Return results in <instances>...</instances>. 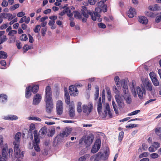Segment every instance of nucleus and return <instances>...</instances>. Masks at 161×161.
<instances>
[{
  "instance_id": "obj_1",
  "label": "nucleus",
  "mask_w": 161,
  "mask_h": 161,
  "mask_svg": "<svg viewBox=\"0 0 161 161\" xmlns=\"http://www.w3.org/2000/svg\"><path fill=\"white\" fill-rule=\"evenodd\" d=\"M45 101L46 102V110L48 113H50L53 108V104L52 98L51 88L48 86L46 87L45 96Z\"/></svg>"
},
{
  "instance_id": "obj_2",
  "label": "nucleus",
  "mask_w": 161,
  "mask_h": 161,
  "mask_svg": "<svg viewBox=\"0 0 161 161\" xmlns=\"http://www.w3.org/2000/svg\"><path fill=\"white\" fill-rule=\"evenodd\" d=\"M81 13L82 15L86 18H88L89 15L91 16L92 19L94 21L97 20L98 22H101L102 21V19L100 17V14L96 11L94 12L93 11L87 10V8L85 6L82 7Z\"/></svg>"
},
{
  "instance_id": "obj_3",
  "label": "nucleus",
  "mask_w": 161,
  "mask_h": 161,
  "mask_svg": "<svg viewBox=\"0 0 161 161\" xmlns=\"http://www.w3.org/2000/svg\"><path fill=\"white\" fill-rule=\"evenodd\" d=\"M34 139L35 142L33 143V145L34 149L37 152H39L40 150V148L38 145V144L40 142V139L38 137L37 131L35 130L34 131Z\"/></svg>"
},
{
  "instance_id": "obj_4",
  "label": "nucleus",
  "mask_w": 161,
  "mask_h": 161,
  "mask_svg": "<svg viewBox=\"0 0 161 161\" xmlns=\"http://www.w3.org/2000/svg\"><path fill=\"white\" fill-rule=\"evenodd\" d=\"M62 8H63L64 9L62 12L59 14V15L61 16H63L65 14H66L70 18V19H69V20H72L73 19L72 17L73 14L72 13L70 8L64 5Z\"/></svg>"
},
{
  "instance_id": "obj_5",
  "label": "nucleus",
  "mask_w": 161,
  "mask_h": 161,
  "mask_svg": "<svg viewBox=\"0 0 161 161\" xmlns=\"http://www.w3.org/2000/svg\"><path fill=\"white\" fill-rule=\"evenodd\" d=\"M94 137L92 136L86 137L83 136L80 140L79 144L83 143V142L87 145V146H90L93 141Z\"/></svg>"
},
{
  "instance_id": "obj_6",
  "label": "nucleus",
  "mask_w": 161,
  "mask_h": 161,
  "mask_svg": "<svg viewBox=\"0 0 161 161\" xmlns=\"http://www.w3.org/2000/svg\"><path fill=\"white\" fill-rule=\"evenodd\" d=\"M96 159L97 161L100 159L105 160L107 159L109 155V153L107 151L104 152V154L101 152H99L97 154H95Z\"/></svg>"
},
{
  "instance_id": "obj_7",
  "label": "nucleus",
  "mask_w": 161,
  "mask_h": 161,
  "mask_svg": "<svg viewBox=\"0 0 161 161\" xmlns=\"http://www.w3.org/2000/svg\"><path fill=\"white\" fill-rule=\"evenodd\" d=\"M101 141L100 140L97 139L93 146L91 149V152L94 153L97 152L100 148Z\"/></svg>"
},
{
  "instance_id": "obj_8",
  "label": "nucleus",
  "mask_w": 161,
  "mask_h": 161,
  "mask_svg": "<svg viewBox=\"0 0 161 161\" xmlns=\"http://www.w3.org/2000/svg\"><path fill=\"white\" fill-rule=\"evenodd\" d=\"M93 105L92 103H89L87 105H83L82 106L83 112L88 115L92 111Z\"/></svg>"
},
{
  "instance_id": "obj_9",
  "label": "nucleus",
  "mask_w": 161,
  "mask_h": 161,
  "mask_svg": "<svg viewBox=\"0 0 161 161\" xmlns=\"http://www.w3.org/2000/svg\"><path fill=\"white\" fill-rule=\"evenodd\" d=\"M115 97L119 107L121 108H123L125 105L123 102L122 95L119 93L116 95Z\"/></svg>"
},
{
  "instance_id": "obj_10",
  "label": "nucleus",
  "mask_w": 161,
  "mask_h": 161,
  "mask_svg": "<svg viewBox=\"0 0 161 161\" xmlns=\"http://www.w3.org/2000/svg\"><path fill=\"white\" fill-rule=\"evenodd\" d=\"M56 107L57 114L59 115H61L63 112V103L61 101H57Z\"/></svg>"
},
{
  "instance_id": "obj_11",
  "label": "nucleus",
  "mask_w": 161,
  "mask_h": 161,
  "mask_svg": "<svg viewBox=\"0 0 161 161\" xmlns=\"http://www.w3.org/2000/svg\"><path fill=\"white\" fill-rule=\"evenodd\" d=\"M14 152L15 157L16 158H22L24 156V153L22 151L21 153H20V149L19 148V146H14Z\"/></svg>"
},
{
  "instance_id": "obj_12",
  "label": "nucleus",
  "mask_w": 161,
  "mask_h": 161,
  "mask_svg": "<svg viewBox=\"0 0 161 161\" xmlns=\"http://www.w3.org/2000/svg\"><path fill=\"white\" fill-rule=\"evenodd\" d=\"M69 114L71 118H73L75 116V105L73 102H71L69 105Z\"/></svg>"
},
{
  "instance_id": "obj_13",
  "label": "nucleus",
  "mask_w": 161,
  "mask_h": 161,
  "mask_svg": "<svg viewBox=\"0 0 161 161\" xmlns=\"http://www.w3.org/2000/svg\"><path fill=\"white\" fill-rule=\"evenodd\" d=\"M136 90L139 98L141 99H142L143 98V94H145L146 92L144 88L142 87V89H141L140 87L137 86Z\"/></svg>"
},
{
  "instance_id": "obj_14",
  "label": "nucleus",
  "mask_w": 161,
  "mask_h": 161,
  "mask_svg": "<svg viewBox=\"0 0 161 161\" xmlns=\"http://www.w3.org/2000/svg\"><path fill=\"white\" fill-rule=\"evenodd\" d=\"M69 91L71 96H75L78 94V91L76 87L71 85L69 87Z\"/></svg>"
},
{
  "instance_id": "obj_15",
  "label": "nucleus",
  "mask_w": 161,
  "mask_h": 161,
  "mask_svg": "<svg viewBox=\"0 0 161 161\" xmlns=\"http://www.w3.org/2000/svg\"><path fill=\"white\" fill-rule=\"evenodd\" d=\"M42 98L41 95L39 94H37L33 97L32 104L34 105H38L41 102Z\"/></svg>"
},
{
  "instance_id": "obj_16",
  "label": "nucleus",
  "mask_w": 161,
  "mask_h": 161,
  "mask_svg": "<svg viewBox=\"0 0 161 161\" xmlns=\"http://www.w3.org/2000/svg\"><path fill=\"white\" fill-rule=\"evenodd\" d=\"M97 5L99 8H96L95 10L96 11H98L99 9L100 12H101L102 10V9L100 8L102 7L104 8V10L103 11V12H107V6L104 4V2L102 1H100V2H98Z\"/></svg>"
},
{
  "instance_id": "obj_17",
  "label": "nucleus",
  "mask_w": 161,
  "mask_h": 161,
  "mask_svg": "<svg viewBox=\"0 0 161 161\" xmlns=\"http://www.w3.org/2000/svg\"><path fill=\"white\" fill-rule=\"evenodd\" d=\"M21 136V134L20 132L17 133L14 137L15 141L13 142L14 146H19V140Z\"/></svg>"
},
{
  "instance_id": "obj_18",
  "label": "nucleus",
  "mask_w": 161,
  "mask_h": 161,
  "mask_svg": "<svg viewBox=\"0 0 161 161\" xmlns=\"http://www.w3.org/2000/svg\"><path fill=\"white\" fill-rule=\"evenodd\" d=\"M136 12L135 9L131 7L129 11L127 12V15L130 18H133L136 15Z\"/></svg>"
},
{
  "instance_id": "obj_19",
  "label": "nucleus",
  "mask_w": 161,
  "mask_h": 161,
  "mask_svg": "<svg viewBox=\"0 0 161 161\" xmlns=\"http://www.w3.org/2000/svg\"><path fill=\"white\" fill-rule=\"evenodd\" d=\"M143 84L148 91H152V84L150 82L145 79V81L143 83Z\"/></svg>"
},
{
  "instance_id": "obj_20",
  "label": "nucleus",
  "mask_w": 161,
  "mask_h": 161,
  "mask_svg": "<svg viewBox=\"0 0 161 161\" xmlns=\"http://www.w3.org/2000/svg\"><path fill=\"white\" fill-rule=\"evenodd\" d=\"M4 19H8V20L10 21L13 19L15 16H13L11 14L8 13H2Z\"/></svg>"
},
{
  "instance_id": "obj_21",
  "label": "nucleus",
  "mask_w": 161,
  "mask_h": 161,
  "mask_svg": "<svg viewBox=\"0 0 161 161\" xmlns=\"http://www.w3.org/2000/svg\"><path fill=\"white\" fill-rule=\"evenodd\" d=\"M139 21L142 24L146 25L148 22L147 17L143 16H140L139 17Z\"/></svg>"
},
{
  "instance_id": "obj_22",
  "label": "nucleus",
  "mask_w": 161,
  "mask_h": 161,
  "mask_svg": "<svg viewBox=\"0 0 161 161\" xmlns=\"http://www.w3.org/2000/svg\"><path fill=\"white\" fill-rule=\"evenodd\" d=\"M124 98L127 103L130 104L132 102V99L130 94L125 95L124 96Z\"/></svg>"
},
{
  "instance_id": "obj_23",
  "label": "nucleus",
  "mask_w": 161,
  "mask_h": 161,
  "mask_svg": "<svg viewBox=\"0 0 161 161\" xmlns=\"http://www.w3.org/2000/svg\"><path fill=\"white\" fill-rule=\"evenodd\" d=\"M4 119L7 120H16L18 119V117L16 115H8L5 116Z\"/></svg>"
},
{
  "instance_id": "obj_24",
  "label": "nucleus",
  "mask_w": 161,
  "mask_h": 161,
  "mask_svg": "<svg viewBox=\"0 0 161 161\" xmlns=\"http://www.w3.org/2000/svg\"><path fill=\"white\" fill-rule=\"evenodd\" d=\"M155 144L157 145V146L155 147V148L154 147V146L153 145L149 147L148 150L150 152H155L160 147V144L158 142H156Z\"/></svg>"
},
{
  "instance_id": "obj_25",
  "label": "nucleus",
  "mask_w": 161,
  "mask_h": 161,
  "mask_svg": "<svg viewBox=\"0 0 161 161\" xmlns=\"http://www.w3.org/2000/svg\"><path fill=\"white\" fill-rule=\"evenodd\" d=\"M30 21V18L29 17L27 18L26 16H24L21 18L20 19L19 23H22L25 22L26 24H28Z\"/></svg>"
},
{
  "instance_id": "obj_26",
  "label": "nucleus",
  "mask_w": 161,
  "mask_h": 161,
  "mask_svg": "<svg viewBox=\"0 0 161 161\" xmlns=\"http://www.w3.org/2000/svg\"><path fill=\"white\" fill-rule=\"evenodd\" d=\"M7 100V96L4 94H0V101L3 103H6Z\"/></svg>"
},
{
  "instance_id": "obj_27",
  "label": "nucleus",
  "mask_w": 161,
  "mask_h": 161,
  "mask_svg": "<svg viewBox=\"0 0 161 161\" xmlns=\"http://www.w3.org/2000/svg\"><path fill=\"white\" fill-rule=\"evenodd\" d=\"M73 13L74 14V17L77 19H81L82 18V14L81 13H80L79 11H73Z\"/></svg>"
},
{
  "instance_id": "obj_28",
  "label": "nucleus",
  "mask_w": 161,
  "mask_h": 161,
  "mask_svg": "<svg viewBox=\"0 0 161 161\" xmlns=\"http://www.w3.org/2000/svg\"><path fill=\"white\" fill-rule=\"evenodd\" d=\"M31 90V87L29 86L26 88L25 97L26 98H29L31 96V93L30 91Z\"/></svg>"
},
{
  "instance_id": "obj_29",
  "label": "nucleus",
  "mask_w": 161,
  "mask_h": 161,
  "mask_svg": "<svg viewBox=\"0 0 161 161\" xmlns=\"http://www.w3.org/2000/svg\"><path fill=\"white\" fill-rule=\"evenodd\" d=\"M90 157L89 154H86L83 156L80 157L78 159V161H85L86 159H88Z\"/></svg>"
},
{
  "instance_id": "obj_30",
  "label": "nucleus",
  "mask_w": 161,
  "mask_h": 161,
  "mask_svg": "<svg viewBox=\"0 0 161 161\" xmlns=\"http://www.w3.org/2000/svg\"><path fill=\"white\" fill-rule=\"evenodd\" d=\"M159 8V7L157 4H155L153 6H150L148 7L149 9L152 11L158 10Z\"/></svg>"
},
{
  "instance_id": "obj_31",
  "label": "nucleus",
  "mask_w": 161,
  "mask_h": 161,
  "mask_svg": "<svg viewBox=\"0 0 161 161\" xmlns=\"http://www.w3.org/2000/svg\"><path fill=\"white\" fill-rule=\"evenodd\" d=\"M65 100L66 103L69 104L70 102V98L68 93H65Z\"/></svg>"
},
{
  "instance_id": "obj_32",
  "label": "nucleus",
  "mask_w": 161,
  "mask_h": 161,
  "mask_svg": "<svg viewBox=\"0 0 161 161\" xmlns=\"http://www.w3.org/2000/svg\"><path fill=\"white\" fill-rule=\"evenodd\" d=\"M30 129L29 131V133L31 134V138H33L32 134V131L35 129V126L34 124H31L30 125Z\"/></svg>"
},
{
  "instance_id": "obj_33",
  "label": "nucleus",
  "mask_w": 161,
  "mask_h": 161,
  "mask_svg": "<svg viewBox=\"0 0 161 161\" xmlns=\"http://www.w3.org/2000/svg\"><path fill=\"white\" fill-rule=\"evenodd\" d=\"M7 57V53L3 51H0V59H6Z\"/></svg>"
},
{
  "instance_id": "obj_34",
  "label": "nucleus",
  "mask_w": 161,
  "mask_h": 161,
  "mask_svg": "<svg viewBox=\"0 0 161 161\" xmlns=\"http://www.w3.org/2000/svg\"><path fill=\"white\" fill-rule=\"evenodd\" d=\"M47 128L46 127H43L40 129L39 133L40 135H44L47 133Z\"/></svg>"
},
{
  "instance_id": "obj_35",
  "label": "nucleus",
  "mask_w": 161,
  "mask_h": 161,
  "mask_svg": "<svg viewBox=\"0 0 161 161\" xmlns=\"http://www.w3.org/2000/svg\"><path fill=\"white\" fill-rule=\"evenodd\" d=\"M69 134L67 130L63 131L62 133L59 134V136L61 137H64L67 136Z\"/></svg>"
},
{
  "instance_id": "obj_36",
  "label": "nucleus",
  "mask_w": 161,
  "mask_h": 161,
  "mask_svg": "<svg viewBox=\"0 0 161 161\" xmlns=\"http://www.w3.org/2000/svg\"><path fill=\"white\" fill-rule=\"evenodd\" d=\"M112 105L116 114H119V111L117 108L116 105L114 101H112Z\"/></svg>"
},
{
  "instance_id": "obj_37",
  "label": "nucleus",
  "mask_w": 161,
  "mask_h": 161,
  "mask_svg": "<svg viewBox=\"0 0 161 161\" xmlns=\"http://www.w3.org/2000/svg\"><path fill=\"white\" fill-rule=\"evenodd\" d=\"M39 89V86L38 85H34L32 88V91L34 93L37 92Z\"/></svg>"
},
{
  "instance_id": "obj_38",
  "label": "nucleus",
  "mask_w": 161,
  "mask_h": 161,
  "mask_svg": "<svg viewBox=\"0 0 161 161\" xmlns=\"http://www.w3.org/2000/svg\"><path fill=\"white\" fill-rule=\"evenodd\" d=\"M28 38L25 34H23L20 37V39L22 41H25L27 40Z\"/></svg>"
},
{
  "instance_id": "obj_39",
  "label": "nucleus",
  "mask_w": 161,
  "mask_h": 161,
  "mask_svg": "<svg viewBox=\"0 0 161 161\" xmlns=\"http://www.w3.org/2000/svg\"><path fill=\"white\" fill-rule=\"evenodd\" d=\"M121 85L123 88L128 87L127 85V82L125 80H122L121 82Z\"/></svg>"
},
{
  "instance_id": "obj_40",
  "label": "nucleus",
  "mask_w": 161,
  "mask_h": 161,
  "mask_svg": "<svg viewBox=\"0 0 161 161\" xmlns=\"http://www.w3.org/2000/svg\"><path fill=\"white\" fill-rule=\"evenodd\" d=\"M145 13L146 15L148 17H154L155 16L154 14L151 12L146 11L145 12Z\"/></svg>"
},
{
  "instance_id": "obj_41",
  "label": "nucleus",
  "mask_w": 161,
  "mask_h": 161,
  "mask_svg": "<svg viewBox=\"0 0 161 161\" xmlns=\"http://www.w3.org/2000/svg\"><path fill=\"white\" fill-rule=\"evenodd\" d=\"M19 4H16L14 5H13L10 7L9 8V9L10 10L13 11L15 9H16L19 8Z\"/></svg>"
},
{
  "instance_id": "obj_42",
  "label": "nucleus",
  "mask_w": 161,
  "mask_h": 161,
  "mask_svg": "<svg viewBox=\"0 0 161 161\" xmlns=\"http://www.w3.org/2000/svg\"><path fill=\"white\" fill-rule=\"evenodd\" d=\"M7 151V147H3L2 151V156L3 157L5 158L6 156V153Z\"/></svg>"
},
{
  "instance_id": "obj_43",
  "label": "nucleus",
  "mask_w": 161,
  "mask_h": 161,
  "mask_svg": "<svg viewBox=\"0 0 161 161\" xmlns=\"http://www.w3.org/2000/svg\"><path fill=\"white\" fill-rule=\"evenodd\" d=\"M140 112V110H137L135 111H134L130 113H129L128 114V116H130L131 115H136L138 114Z\"/></svg>"
},
{
  "instance_id": "obj_44",
  "label": "nucleus",
  "mask_w": 161,
  "mask_h": 161,
  "mask_svg": "<svg viewBox=\"0 0 161 161\" xmlns=\"http://www.w3.org/2000/svg\"><path fill=\"white\" fill-rule=\"evenodd\" d=\"M152 81L154 86H157L159 85V82L156 78L152 80Z\"/></svg>"
},
{
  "instance_id": "obj_45",
  "label": "nucleus",
  "mask_w": 161,
  "mask_h": 161,
  "mask_svg": "<svg viewBox=\"0 0 161 161\" xmlns=\"http://www.w3.org/2000/svg\"><path fill=\"white\" fill-rule=\"evenodd\" d=\"M124 135V132L123 131H121L119 133L118 139L119 141L121 142L123 138Z\"/></svg>"
},
{
  "instance_id": "obj_46",
  "label": "nucleus",
  "mask_w": 161,
  "mask_h": 161,
  "mask_svg": "<svg viewBox=\"0 0 161 161\" xmlns=\"http://www.w3.org/2000/svg\"><path fill=\"white\" fill-rule=\"evenodd\" d=\"M149 153L147 152H144L140 154L139 156V158H142L143 157H147L148 156Z\"/></svg>"
},
{
  "instance_id": "obj_47",
  "label": "nucleus",
  "mask_w": 161,
  "mask_h": 161,
  "mask_svg": "<svg viewBox=\"0 0 161 161\" xmlns=\"http://www.w3.org/2000/svg\"><path fill=\"white\" fill-rule=\"evenodd\" d=\"M81 103L80 102H78V103L77 107V111L78 113H80L81 111Z\"/></svg>"
},
{
  "instance_id": "obj_48",
  "label": "nucleus",
  "mask_w": 161,
  "mask_h": 161,
  "mask_svg": "<svg viewBox=\"0 0 161 161\" xmlns=\"http://www.w3.org/2000/svg\"><path fill=\"white\" fill-rule=\"evenodd\" d=\"M29 120H36L39 121H40L41 120V119L40 118L36 117H29Z\"/></svg>"
},
{
  "instance_id": "obj_49",
  "label": "nucleus",
  "mask_w": 161,
  "mask_h": 161,
  "mask_svg": "<svg viewBox=\"0 0 161 161\" xmlns=\"http://www.w3.org/2000/svg\"><path fill=\"white\" fill-rule=\"evenodd\" d=\"M41 28V25H38L36 26L34 29V31L35 33L38 32Z\"/></svg>"
},
{
  "instance_id": "obj_50",
  "label": "nucleus",
  "mask_w": 161,
  "mask_h": 161,
  "mask_svg": "<svg viewBox=\"0 0 161 161\" xmlns=\"http://www.w3.org/2000/svg\"><path fill=\"white\" fill-rule=\"evenodd\" d=\"M7 39V38H6V36H3V37L0 38V44L5 42Z\"/></svg>"
},
{
  "instance_id": "obj_51",
  "label": "nucleus",
  "mask_w": 161,
  "mask_h": 161,
  "mask_svg": "<svg viewBox=\"0 0 161 161\" xmlns=\"http://www.w3.org/2000/svg\"><path fill=\"white\" fill-rule=\"evenodd\" d=\"M150 156L151 158L153 159L156 158L159 156L156 153H153L151 154Z\"/></svg>"
},
{
  "instance_id": "obj_52",
  "label": "nucleus",
  "mask_w": 161,
  "mask_h": 161,
  "mask_svg": "<svg viewBox=\"0 0 161 161\" xmlns=\"http://www.w3.org/2000/svg\"><path fill=\"white\" fill-rule=\"evenodd\" d=\"M149 75L151 80L156 78L155 74L153 72H151L150 73Z\"/></svg>"
},
{
  "instance_id": "obj_53",
  "label": "nucleus",
  "mask_w": 161,
  "mask_h": 161,
  "mask_svg": "<svg viewBox=\"0 0 161 161\" xmlns=\"http://www.w3.org/2000/svg\"><path fill=\"white\" fill-rule=\"evenodd\" d=\"M31 48V47L30 46H28L27 45H25L23 47V49L25 50L24 52L25 53L27 51L28 49Z\"/></svg>"
},
{
  "instance_id": "obj_54",
  "label": "nucleus",
  "mask_w": 161,
  "mask_h": 161,
  "mask_svg": "<svg viewBox=\"0 0 161 161\" xmlns=\"http://www.w3.org/2000/svg\"><path fill=\"white\" fill-rule=\"evenodd\" d=\"M108 110L107 109H105L104 110L105 114L106 115H108L110 118H111L112 117V114L110 110V113H109V111H108Z\"/></svg>"
},
{
  "instance_id": "obj_55",
  "label": "nucleus",
  "mask_w": 161,
  "mask_h": 161,
  "mask_svg": "<svg viewBox=\"0 0 161 161\" xmlns=\"http://www.w3.org/2000/svg\"><path fill=\"white\" fill-rule=\"evenodd\" d=\"M17 31L15 30H11L8 33V35L11 36H14V35L16 34Z\"/></svg>"
},
{
  "instance_id": "obj_56",
  "label": "nucleus",
  "mask_w": 161,
  "mask_h": 161,
  "mask_svg": "<svg viewBox=\"0 0 161 161\" xmlns=\"http://www.w3.org/2000/svg\"><path fill=\"white\" fill-rule=\"evenodd\" d=\"M98 27L104 29L106 27L105 25L102 23H98Z\"/></svg>"
},
{
  "instance_id": "obj_57",
  "label": "nucleus",
  "mask_w": 161,
  "mask_h": 161,
  "mask_svg": "<svg viewBox=\"0 0 161 161\" xmlns=\"http://www.w3.org/2000/svg\"><path fill=\"white\" fill-rule=\"evenodd\" d=\"M16 39V37L14 36H11L9 39V43H12L15 42Z\"/></svg>"
},
{
  "instance_id": "obj_58",
  "label": "nucleus",
  "mask_w": 161,
  "mask_h": 161,
  "mask_svg": "<svg viewBox=\"0 0 161 161\" xmlns=\"http://www.w3.org/2000/svg\"><path fill=\"white\" fill-rule=\"evenodd\" d=\"M123 93L125 95L129 94V91L128 87H126L125 88H123Z\"/></svg>"
},
{
  "instance_id": "obj_59",
  "label": "nucleus",
  "mask_w": 161,
  "mask_h": 161,
  "mask_svg": "<svg viewBox=\"0 0 161 161\" xmlns=\"http://www.w3.org/2000/svg\"><path fill=\"white\" fill-rule=\"evenodd\" d=\"M107 93L108 94V98L109 101L111 100V95L110 91L109 90H107Z\"/></svg>"
},
{
  "instance_id": "obj_60",
  "label": "nucleus",
  "mask_w": 161,
  "mask_h": 161,
  "mask_svg": "<svg viewBox=\"0 0 161 161\" xmlns=\"http://www.w3.org/2000/svg\"><path fill=\"white\" fill-rule=\"evenodd\" d=\"M105 91L104 90H103L102 94V99L103 103L104 102L105 100Z\"/></svg>"
},
{
  "instance_id": "obj_61",
  "label": "nucleus",
  "mask_w": 161,
  "mask_h": 161,
  "mask_svg": "<svg viewBox=\"0 0 161 161\" xmlns=\"http://www.w3.org/2000/svg\"><path fill=\"white\" fill-rule=\"evenodd\" d=\"M8 23H6V24L2 25L0 26V28L1 30H3L6 29L8 27Z\"/></svg>"
},
{
  "instance_id": "obj_62",
  "label": "nucleus",
  "mask_w": 161,
  "mask_h": 161,
  "mask_svg": "<svg viewBox=\"0 0 161 161\" xmlns=\"http://www.w3.org/2000/svg\"><path fill=\"white\" fill-rule=\"evenodd\" d=\"M47 28H42L41 30V32L42 33V36H44L45 35L46 32L47 31Z\"/></svg>"
},
{
  "instance_id": "obj_63",
  "label": "nucleus",
  "mask_w": 161,
  "mask_h": 161,
  "mask_svg": "<svg viewBox=\"0 0 161 161\" xmlns=\"http://www.w3.org/2000/svg\"><path fill=\"white\" fill-rule=\"evenodd\" d=\"M25 13L24 12L22 11L19 12L17 14V15L18 17H21L25 15Z\"/></svg>"
},
{
  "instance_id": "obj_64",
  "label": "nucleus",
  "mask_w": 161,
  "mask_h": 161,
  "mask_svg": "<svg viewBox=\"0 0 161 161\" xmlns=\"http://www.w3.org/2000/svg\"><path fill=\"white\" fill-rule=\"evenodd\" d=\"M161 21V17L159 15L157 16L155 19V21L157 23H159Z\"/></svg>"
}]
</instances>
